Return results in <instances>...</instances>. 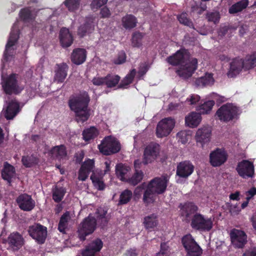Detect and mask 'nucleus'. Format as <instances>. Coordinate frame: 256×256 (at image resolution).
Wrapping results in <instances>:
<instances>
[{
	"mask_svg": "<svg viewBox=\"0 0 256 256\" xmlns=\"http://www.w3.org/2000/svg\"><path fill=\"white\" fill-rule=\"evenodd\" d=\"M136 74V70L135 69L132 70L128 74L126 77L122 80L119 87L120 88H124L126 86L131 84L133 79Z\"/></svg>",
	"mask_w": 256,
	"mask_h": 256,
	"instance_id": "obj_44",
	"label": "nucleus"
},
{
	"mask_svg": "<svg viewBox=\"0 0 256 256\" xmlns=\"http://www.w3.org/2000/svg\"><path fill=\"white\" fill-rule=\"evenodd\" d=\"M126 54L124 52H121L119 53L118 57L114 60V62L116 64H120L126 61Z\"/></svg>",
	"mask_w": 256,
	"mask_h": 256,
	"instance_id": "obj_57",
	"label": "nucleus"
},
{
	"mask_svg": "<svg viewBox=\"0 0 256 256\" xmlns=\"http://www.w3.org/2000/svg\"><path fill=\"white\" fill-rule=\"evenodd\" d=\"M107 2L108 0H93L90 4L91 8L93 10H96L105 4Z\"/></svg>",
	"mask_w": 256,
	"mask_h": 256,
	"instance_id": "obj_56",
	"label": "nucleus"
},
{
	"mask_svg": "<svg viewBox=\"0 0 256 256\" xmlns=\"http://www.w3.org/2000/svg\"><path fill=\"white\" fill-rule=\"evenodd\" d=\"M242 256H256V248H253L246 250Z\"/></svg>",
	"mask_w": 256,
	"mask_h": 256,
	"instance_id": "obj_64",
	"label": "nucleus"
},
{
	"mask_svg": "<svg viewBox=\"0 0 256 256\" xmlns=\"http://www.w3.org/2000/svg\"><path fill=\"white\" fill-rule=\"evenodd\" d=\"M122 26L126 29H132L134 28L137 23L136 18L132 14H126L122 19Z\"/></svg>",
	"mask_w": 256,
	"mask_h": 256,
	"instance_id": "obj_31",
	"label": "nucleus"
},
{
	"mask_svg": "<svg viewBox=\"0 0 256 256\" xmlns=\"http://www.w3.org/2000/svg\"><path fill=\"white\" fill-rule=\"evenodd\" d=\"M4 90L6 94H17L24 88L18 80V76L16 74H12L2 82Z\"/></svg>",
	"mask_w": 256,
	"mask_h": 256,
	"instance_id": "obj_6",
	"label": "nucleus"
},
{
	"mask_svg": "<svg viewBox=\"0 0 256 256\" xmlns=\"http://www.w3.org/2000/svg\"><path fill=\"white\" fill-rule=\"evenodd\" d=\"M64 4L70 11H74L78 8L80 0H66Z\"/></svg>",
	"mask_w": 256,
	"mask_h": 256,
	"instance_id": "obj_49",
	"label": "nucleus"
},
{
	"mask_svg": "<svg viewBox=\"0 0 256 256\" xmlns=\"http://www.w3.org/2000/svg\"><path fill=\"white\" fill-rule=\"evenodd\" d=\"M198 61L196 58H191L188 61L180 66L176 70L178 74L184 79L189 78L192 76L197 67Z\"/></svg>",
	"mask_w": 256,
	"mask_h": 256,
	"instance_id": "obj_10",
	"label": "nucleus"
},
{
	"mask_svg": "<svg viewBox=\"0 0 256 256\" xmlns=\"http://www.w3.org/2000/svg\"><path fill=\"white\" fill-rule=\"evenodd\" d=\"M178 19L180 22L190 28H194L192 22L188 18L186 13H182L178 16Z\"/></svg>",
	"mask_w": 256,
	"mask_h": 256,
	"instance_id": "obj_51",
	"label": "nucleus"
},
{
	"mask_svg": "<svg viewBox=\"0 0 256 256\" xmlns=\"http://www.w3.org/2000/svg\"><path fill=\"white\" fill-rule=\"evenodd\" d=\"M210 162L213 166H218L226 161L227 157L224 150L217 149L210 153Z\"/></svg>",
	"mask_w": 256,
	"mask_h": 256,
	"instance_id": "obj_21",
	"label": "nucleus"
},
{
	"mask_svg": "<svg viewBox=\"0 0 256 256\" xmlns=\"http://www.w3.org/2000/svg\"><path fill=\"white\" fill-rule=\"evenodd\" d=\"M143 36L140 32L134 33L132 37V44L133 47L140 48L142 45V38Z\"/></svg>",
	"mask_w": 256,
	"mask_h": 256,
	"instance_id": "obj_48",
	"label": "nucleus"
},
{
	"mask_svg": "<svg viewBox=\"0 0 256 256\" xmlns=\"http://www.w3.org/2000/svg\"><path fill=\"white\" fill-rule=\"evenodd\" d=\"M105 77H95L92 79V83L96 86H100L105 84Z\"/></svg>",
	"mask_w": 256,
	"mask_h": 256,
	"instance_id": "obj_59",
	"label": "nucleus"
},
{
	"mask_svg": "<svg viewBox=\"0 0 256 256\" xmlns=\"http://www.w3.org/2000/svg\"><path fill=\"white\" fill-rule=\"evenodd\" d=\"M66 194V190L62 187L56 186L52 190V198L54 202H58L63 198Z\"/></svg>",
	"mask_w": 256,
	"mask_h": 256,
	"instance_id": "obj_42",
	"label": "nucleus"
},
{
	"mask_svg": "<svg viewBox=\"0 0 256 256\" xmlns=\"http://www.w3.org/2000/svg\"><path fill=\"white\" fill-rule=\"evenodd\" d=\"M191 226L194 230L208 232L213 227L214 220L200 214H195L192 218Z\"/></svg>",
	"mask_w": 256,
	"mask_h": 256,
	"instance_id": "obj_5",
	"label": "nucleus"
},
{
	"mask_svg": "<svg viewBox=\"0 0 256 256\" xmlns=\"http://www.w3.org/2000/svg\"><path fill=\"white\" fill-rule=\"evenodd\" d=\"M160 146L156 143H150L144 148L143 155L142 163L148 164L152 163L160 156Z\"/></svg>",
	"mask_w": 256,
	"mask_h": 256,
	"instance_id": "obj_8",
	"label": "nucleus"
},
{
	"mask_svg": "<svg viewBox=\"0 0 256 256\" xmlns=\"http://www.w3.org/2000/svg\"><path fill=\"white\" fill-rule=\"evenodd\" d=\"M194 82L198 86H211L214 83V79L212 74H206L204 76L196 78Z\"/></svg>",
	"mask_w": 256,
	"mask_h": 256,
	"instance_id": "obj_35",
	"label": "nucleus"
},
{
	"mask_svg": "<svg viewBox=\"0 0 256 256\" xmlns=\"http://www.w3.org/2000/svg\"><path fill=\"white\" fill-rule=\"evenodd\" d=\"M8 249L12 251H16L24 245V240L22 236L19 233L13 232L8 236Z\"/></svg>",
	"mask_w": 256,
	"mask_h": 256,
	"instance_id": "obj_19",
	"label": "nucleus"
},
{
	"mask_svg": "<svg viewBox=\"0 0 256 256\" xmlns=\"http://www.w3.org/2000/svg\"><path fill=\"white\" fill-rule=\"evenodd\" d=\"M98 134V130L94 126L84 130L82 132L83 138L85 141H88L96 138Z\"/></svg>",
	"mask_w": 256,
	"mask_h": 256,
	"instance_id": "obj_40",
	"label": "nucleus"
},
{
	"mask_svg": "<svg viewBox=\"0 0 256 256\" xmlns=\"http://www.w3.org/2000/svg\"><path fill=\"white\" fill-rule=\"evenodd\" d=\"M202 117L199 113L192 112L185 118L186 126L194 128L196 127L200 122Z\"/></svg>",
	"mask_w": 256,
	"mask_h": 256,
	"instance_id": "obj_28",
	"label": "nucleus"
},
{
	"mask_svg": "<svg viewBox=\"0 0 256 256\" xmlns=\"http://www.w3.org/2000/svg\"><path fill=\"white\" fill-rule=\"evenodd\" d=\"M206 18L208 21L212 22L216 24L218 22L220 16L218 12H211L207 14Z\"/></svg>",
	"mask_w": 256,
	"mask_h": 256,
	"instance_id": "obj_53",
	"label": "nucleus"
},
{
	"mask_svg": "<svg viewBox=\"0 0 256 256\" xmlns=\"http://www.w3.org/2000/svg\"><path fill=\"white\" fill-rule=\"evenodd\" d=\"M76 161L77 163H80L84 158V152L82 151L78 152L75 154Z\"/></svg>",
	"mask_w": 256,
	"mask_h": 256,
	"instance_id": "obj_63",
	"label": "nucleus"
},
{
	"mask_svg": "<svg viewBox=\"0 0 256 256\" xmlns=\"http://www.w3.org/2000/svg\"><path fill=\"white\" fill-rule=\"evenodd\" d=\"M57 70L56 71L54 80L58 82H62L67 75L68 66L64 63L56 64Z\"/></svg>",
	"mask_w": 256,
	"mask_h": 256,
	"instance_id": "obj_30",
	"label": "nucleus"
},
{
	"mask_svg": "<svg viewBox=\"0 0 256 256\" xmlns=\"http://www.w3.org/2000/svg\"><path fill=\"white\" fill-rule=\"evenodd\" d=\"M132 192L128 190H124L120 195L119 203L120 204H126L128 203L132 198Z\"/></svg>",
	"mask_w": 256,
	"mask_h": 256,
	"instance_id": "obj_50",
	"label": "nucleus"
},
{
	"mask_svg": "<svg viewBox=\"0 0 256 256\" xmlns=\"http://www.w3.org/2000/svg\"><path fill=\"white\" fill-rule=\"evenodd\" d=\"M94 30V18H88L84 24L80 26L78 28V34L80 37H82L87 34L92 32Z\"/></svg>",
	"mask_w": 256,
	"mask_h": 256,
	"instance_id": "obj_27",
	"label": "nucleus"
},
{
	"mask_svg": "<svg viewBox=\"0 0 256 256\" xmlns=\"http://www.w3.org/2000/svg\"><path fill=\"white\" fill-rule=\"evenodd\" d=\"M238 108L232 104H228L221 106L216 112L220 120L227 122L232 120L237 114Z\"/></svg>",
	"mask_w": 256,
	"mask_h": 256,
	"instance_id": "obj_12",
	"label": "nucleus"
},
{
	"mask_svg": "<svg viewBox=\"0 0 256 256\" xmlns=\"http://www.w3.org/2000/svg\"><path fill=\"white\" fill-rule=\"evenodd\" d=\"M190 135L189 132L182 130L177 134V137L182 143L185 144L188 142Z\"/></svg>",
	"mask_w": 256,
	"mask_h": 256,
	"instance_id": "obj_54",
	"label": "nucleus"
},
{
	"mask_svg": "<svg viewBox=\"0 0 256 256\" xmlns=\"http://www.w3.org/2000/svg\"><path fill=\"white\" fill-rule=\"evenodd\" d=\"M226 206L228 208L229 212L232 216L238 214L240 210V209L236 204H232L231 203L228 202L226 204Z\"/></svg>",
	"mask_w": 256,
	"mask_h": 256,
	"instance_id": "obj_55",
	"label": "nucleus"
},
{
	"mask_svg": "<svg viewBox=\"0 0 256 256\" xmlns=\"http://www.w3.org/2000/svg\"><path fill=\"white\" fill-rule=\"evenodd\" d=\"M168 181V176L156 178L148 184L144 182L137 186L134 190V195L139 198L143 193L142 200L144 203L147 204L153 203L156 199V194H162L165 192Z\"/></svg>",
	"mask_w": 256,
	"mask_h": 256,
	"instance_id": "obj_1",
	"label": "nucleus"
},
{
	"mask_svg": "<svg viewBox=\"0 0 256 256\" xmlns=\"http://www.w3.org/2000/svg\"><path fill=\"white\" fill-rule=\"evenodd\" d=\"M60 39L63 47L70 46L73 42V38L69 30L65 28H62L60 32Z\"/></svg>",
	"mask_w": 256,
	"mask_h": 256,
	"instance_id": "obj_26",
	"label": "nucleus"
},
{
	"mask_svg": "<svg viewBox=\"0 0 256 256\" xmlns=\"http://www.w3.org/2000/svg\"><path fill=\"white\" fill-rule=\"evenodd\" d=\"M198 208L194 204L188 202L182 206L181 214L183 216L188 218L189 216L196 212Z\"/></svg>",
	"mask_w": 256,
	"mask_h": 256,
	"instance_id": "obj_39",
	"label": "nucleus"
},
{
	"mask_svg": "<svg viewBox=\"0 0 256 256\" xmlns=\"http://www.w3.org/2000/svg\"><path fill=\"white\" fill-rule=\"evenodd\" d=\"M6 108H3L2 114L7 120H12L20 112V105L15 99L6 102Z\"/></svg>",
	"mask_w": 256,
	"mask_h": 256,
	"instance_id": "obj_16",
	"label": "nucleus"
},
{
	"mask_svg": "<svg viewBox=\"0 0 256 256\" xmlns=\"http://www.w3.org/2000/svg\"><path fill=\"white\" fill-rule=\"evenodd\" d=\"M100 14L102 18H108L110 16L111 13L108 8L104 7L100 10Z\"/></svg>",
	"mask_w": 256,
	"mask_h": 256,
	"instance_id": "obj_61",
	"label": "nucleus"
},
{
	"mask_svg": "<svg viewBox=\"0 0 256 256\" xmlns=\"http://www.w3.org/2000/svg\"><path fill=\"white\" fill-rule=\"evenodd\" d=\"M243 60L244 70L253 68L256 66V54L247 56Z\"/></svg>",
	"mask_w": 256,
	"mask_h": 256,
	"instance_id": "obj_41",
	"label": "nucleus"
},
{
	"mask_svg": "<svg viewBox=\"0 0 256 256\" xmlns=\"http://www.w3.org/2000/svg\"><path fill=\"white\" fill-rule=\"evenodd\" d=\"M190 58L188 54L183 50H180L176 52L173 56L167 58V62L172 65L176 66L179 64L180 66L189 60Z\"/></svg>",
	"mask_w": 256,
	"mask_h": 256,
	"instance_id": "obj_20",
	"label": "nucleus"
},
{
	"mask_svg": "<svg viewBox=\"0 0 256 256\" xmlns=\"http://www.w3.org/2000/svg\"><path fill=\"white\" fill-rule=\"evenodd\" d=\"M20 16L23 20L28 22L35 18L36 14L34 10H31L29 8H26L20 10Z\"/></svg>",
	"mask_w": 256,
	"mask_h": 256,
	"instance_id": "obj_37",
	"label": "nucleus"
},
{
	"mask_svg": "<svg viewBox=\"0 0 256 256\" xmlns=\"http://www.w3.org/2000/svg\"><path fill=\"white\" fill-rule=\"evenodd\" d=\"M202 250L200 247L187 250L186 256H201Z\"/></svg>",
	"mask_w": 256,
	"mask_h": 256,
	"instance_id": "obj_58",
	"label": "nucleus"
},
{
	"mask_svg": "<svg viewBox=\"0 0 256 256\" xmlns=\"http://www.w3.org/2000/svg\"><path fill=\"white\" fill-rule=\"evenodd\" d=\"M236 170L244 178H252L254 174V164L248 160H242L238 164Z\"/></svg>",
	"mask_w": 256,
	"mask_h": 256,
	"instance_id": "obj_11",
	"label": "nucleus"
},
{
	"mask_svg": "<svg viewBox=\"0 0 256 256\" xmlns=\"http://www.w3.org/2000/svg\"><path fill=\"white\" fill-rule=\"evenodd\" d=\"M248 0H241L232 4L229 8L228 12L231 14L240 12L248 6Z\"/></svg>",
	"mask_w": 256,
	"mask_h": 256,
	"instance_id": "obj_34",
	"label": "nucleus"
},
{
	"mask_svg": "<svg viewBox=\"0 0 256 256\" xmlns=\"http://www.w3.org/2000/svg\"><path fill=\"white\" fill-rule=\"evenodd\" d=\"M100 152L104 155H110L118 152L120 149L119 142L114 137H106L100 144L98 145Z\"/></svg>",
	"mask_w": 256,
	"mask_h": 256,
	"instance_id": "obj_7",
	"label": "nucleus"
},
{
	"mask_svg": "<svg viewBox=\"0 0 256 256\" xmlns=\"http://www.w3.org/2000/svg\"><path fill=\"white\" fill-rule=\"evenodd\" d=\"M143 224L146 229H152L158 224V217L155 214H151L144 219Z\"/></svg>",
	"mask_w": 256,
	"mask_h": 256,
	"instance_id": "obj_32",
	"label": "nucleus"
},
{
	"mask_svg": "<svg viewBox=\"0 0 256 256\" xmlns=\"http://www.w3.org/2000/svg\"><path fill=\"white\" fill-rule=\"evenodd\" d=\"M232 244L238 248H242L247 242V236L244 232L233 229L230 232Z\"/></svg>",
	"mask_w": 256,
	"mask_h": 256,
	"instance_id": "obj_17",
	"label": "nucleus"
},
{
	"mask_svg": "<svg viewBox=\"0 0 256 256\" xmlns=\"http://www.w3.org/2000/svg\"><path fill=\"white\" fill-rule=\"evenodd\" d=\"M200 99L199 96L197 94H192L190 98L187 99V101L190 102V104H194L198 102Z\"/></svg>",
	"mask_w": 256,
	"mask_h": 256,
	"instance_id": "obj_60",
	"label": "nucleus"
},
{
	"mask_svg": "<svg viewBox=\"0 0 256 256\" xmlns=\"http://www.w3.org/2000/svg\"><path fill=\"white\" fill-rule=\"evenodd\" d=\"M22 161V164L27 168L32 167L38 162V159L33 155L23 156Z\"/></svg>",
	"mask_w": 256,
	"mask_h": 256,
	"instance_id": "obj_46",
	"label": "nucleus"
},
{
	"mask_svg": "<svg viewBox=\"0 0 256 256\" xmlns=\"http://www.w3.org/2000/svg\"><path fill=\"white\" fill-rule=\"evenodd\" d=\"M19 208L26 212L31 211L35 206V202L32 196L26 194H20L16 200Z\"/></svg>",
	"mask_w": 256,
	"mask_h": 256,
	"instance_id": "obj_15",
	"label": "nucleus"
},
{
	"mask_svg": "<svg viewBox=\"0 0 256 256\" xmlns=\"http://www.w3.org/2000/svg\"><path fill=\"white\" fill-rule=\"evenodd\" d=\"M30 235L40 244H43L47 236V228L40 224H35L28 228Z\"/></svg>",
	"mask_w": 256,
	"mask_h": 256,
	"instance_id": "obj_13",
	"label": "nucleus"
},
{
	"mask_svg": "<svg viewBox=\"0 0 256 256\" xmlns=\"http://www.w3.org/2000/svg\"><path fill=\"white\" fill-rule=\"evenodd\" d=\"M243 68L244 69L243 60L242 58L234 59L230 63L228 76L230 78L234 77L239 74Z\"/></svg>",
	"mask_w": 256,
	"mask_h": 256,
	"instance_id": "obj_23",
	"label": "nucleus"
},
{
	"mask_svg": "<svg viewBox=\"0 0 256 256\" xmlns=\"http://www.w3.org/2000/svg\"><path fill=\"white\" fill-rule=\"evenodd\" d=\"M211 128L208 126H204L199 128L195 135V140L197 144L202 147L210 141L211 136Z\"/></svg>",
	"mask_w": 256,
	"mask_h": 256,
	"instance_id": "obj_14",
	"label": "nucleus"
},
{
	"mask_svg": "<svg viewBox=\"0 0 256 256\" xmlns=\"http://www.w3.org/2000/svg\"><path fill=\"white\" fill-rule=\"evenodd\" d=\"M214 104V102L213 100H208L200 106L198 110L201 114H208L212 110Z\"/></svg>",
	"mask_w": 256,
	"mask_h": 256,
	"instance_id": "obj_47",
	"label": "nucleus"
},
{
	"mask_svg": "<svg viewBox=\"0 0 256 256\" xmlns=\"http://www.w3.org/2000/svg\"><path fill=\"white\" fill-rule=\"evenodd\" d=\"M106 211L102 208H99L96 212L97 220L90 214L80 224L78 229L80 238L84 240L86 236L92 234L95 230L96 221L100 224L104 226L108 221V218L106 216Z\"/></svg>",
	"mask_w": 256,
	"mask_h": 256,
	"instance_id": "obj_2",
	"label": "nucleus"
},
{
	"mask_svg": "<svg viewBox=\"0 0 256 256\" xmlns=\"http://www.w3.org/2000/svg\"><path fill=\"white\" fill-rule=\"evenodd\" d=\"M53 156L59 160L64 159L67 156L66 147L64 145H60L54 147L51 150Z\"/></svg>",
	"mask_w": 256,
	"mask_h": 256,
	"instance_id": "obj_33",
	"label": "nucleus"
},
{
	"mask_svg": "<svg viewBox=\"0 0 256 256\" xmlns=\"http://www.w3.org/2000/svg\"><path fill=\"white\" fill-rule=\"evenodd\" d=\"M90 98L87 93H84L72 97L68 100V105L76 115L78 122L86 121L90 116V110L88 108Z\"/></svg>",
	"mask_w": 256,
	"mask_h": 256,
	"instance_id": "obj_3",
	"label": "nucleus"
},
{
	"mask_svg": "<svg viewBox=\"0 0 256 256\" xmlns=\"http://www.w3.org/2000/svg\"><path fill=\"white\" fill-rule=\"evenodd\" d=\"M175 126V120L171 118H164L158 122L156 126V134L158 137L168 136Z\"/></svg>",
	"mask_w": 256,
	"mask_h": 256,
	"instance_id": "obj_9",
	"label": "nucleus"
},
{
	"mask_svg": "<svg viewBox=\"0 0 256 256\" xmlns=\"http://www.w3.org/2000/svg\"><path fill=\"white\" fill-rule=\"evenodd\" d=\"M2 178L10 182L12 179L16 176V170L14 166L8 162H4V168L2 171Z\"/></svg>",
	"mask_w": 256,
	"mask_h": 256,
	"instance_id": "obj_25",
	"label": "nucleus"
},
{
	"mask_svg": "<svg viewBox=\"0 0 256 256\" xmlns=\"http://www.w3.org/2000/svg\"><path fill=\"white\" fill-rule=\"evenodd\" d=\"M94 161L92 160H86L79 170L78 178L80 180L84 181L88 178L90 172H92L90 179L94 185L98 190H102L104 188V184L94 172Z\"/></svg>",
	"mask_w": 256,
	"mask_h": 256,
	"instance_id": "obj_4",
	"label": "nucleus"
},
{
	"mask_svg": "<svg viewBox=\"0 0 256 256\" xmlns=\"http://www.w3.org/2000/svg\"><path fill=\"white\" fill-rule=\"evenodd\" d=\"M143 176L144 174L142 171L136 170L130 178H128L126 182L131 185L136 186L142 180Z\"/></svg>",
	"mask_w": 256,
	"mask_h": 256,
	"instance_id": "obj_43",
	"label": "nucleus"
},
{
	"mask_svg": "<svg viewBox=\"0 0 256 256\" xmlns=\"http://www.w3.org/2000/svg\"><path fill=\"white\" fill-rule=\"evenodd\" d=\"M102 245V241L100 239H96L90 244L88 246L96 253L101 250Z\"/></svg>",
	"mask_w": 256,
	"mask_h": 256,
	"instance_id": "obj_52",
	"label": "nucleus"
},
{
	"mask_svg": "<svg viewBox=\"0 0 256 256\" xmlns=\"http://www.w3.org/2000/svg\"><path fill=\"white\" fill-rule=\"evenodd\" d=\"M105 78V84L108 88L116 86L120 80V77L118 75H108Z\"/></svg>",
	"mask_w": 256,
	"mask_h": 256,
	"instance_id": "obj_45",
	"label": "nucleus"
},
{
	"mask_svg": "<svg viewBox=\"0 0 256 256\" xmlns=\"http://www.w3.org/2000/svg\"><path fill=\"white\" fill-rule=\"evenodd\" d=\"M18 38V31L12 30L10 33V36L6 46V50L4 56L6 60H8V56L13 54L14 50L12 46L15 44Z\"/></svg>",
	"mask_w": 256,
	"mask_h": 256,
	"instance_id": "obj_22",
	"label": "nucleus"
},
{
	"mask_svg": "<svg viewBox=\"0 0 256 256\" xmlns=\"http://www.w3.org/2000/svg\"><path fill=\"white\" fill-rule=\"evenodd\" d=\"M182 242L186 251L200 247L190 234H187L184 236Z\"/></svg>",
	"mask_w": 256,
	"mask_h": 256,
	"instance_id": "obj_36",
	"label": "nucleus"
},
{
	"mask_svg": "<svg viewBox=\"0 0 256 256\" xmlns=\"http://www.w3.org/2000/svg\"><path fill=\"white\" fill-rule=\"evenodd\" d=\"M86 57V50L84 48H77L73 50L70 58L73 63L79 65L84 62Z\"/></svg>",
	"mask_w": 256,
	"mask_h": 256,
	"instance_id": "obj_24",
	"label": "nucleus"
},
{
	"mask_svg": "<svg viewBox=\"0 0 256 256\" xmlns=\"http://www.w3.org/2000/svg\"><path fill=\"white\" fill-rule=\"evenodd\" d=\"M70 220L71 217L68 212H66L62 216L58 226V229L60 232H65L66 229L67 228Z\"/></svg>",
	"mask_w": 256,
	"mask_h": 256,
	"instance_id": "obj_38",
	"label": "nucleus"
},
{
	"mask_svg": "<svg viewBox=\"0 0 256 256\" xmlns=\"http://www.w3.org/2000/svg\"><path fill=\"white\" fill-rule=\"evenodd\" d=\"M95 252L91 248H89V246H87L86 248L82 252L83 256H94Z\"/></svg>",
	"mask_w": 256,
	"mask_h": 256,
	"instance_id": "obj_62",
	"label": "nucleus"
},
{
	"mask_svg": "<svg viewBox=\"0 0 256 256\" xmlns=\"http://www.w3.org/2000/svg\"><path fill=\"white\" fill-rule=\"evenodd\" d=\"M130 170V167L122 164H117L116 167V174L122 181H126Z\"/></svg>",
	"mask_w": 256,
	"mask_h": 256,
	"instance_id": "obj_29",
	"label": "nucleus"
},
{
	"mask_svg": "<svg viewBox=\"0 0 256 256\" xmlns=\"http://www.w3.org/2000/svg\"><path fill=\"white\" fill-rule=\"evenodd\" d=\"M194 166L190 161L185 160L180 162L176 167V175L179 177L186 178L192 174Z\"/></svg>",
	"mask_w": 256,
	"mask_h": 256,
	"instance_id": "obj_18",
	"label": "nucleus"
}]
</instances>
